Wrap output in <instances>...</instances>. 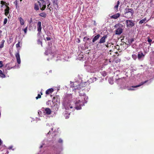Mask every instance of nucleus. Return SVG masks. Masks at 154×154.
<instances>
[{"label":"nucleus","instance_id":"nucleus-1","mask_svg":"<svg viewBox=\"0 0 154 154\" xmlns=\"http://www.w3.org/2000/svg\"><path fill=\"white\" fill-rule=\"evenodd\" d=\"M134 11L131 9L128 8L126 9L125 12V17L127 18H131L132 17Z\"/></svg>","mask_w":154,"mask_h":154},{"label":"nucleus","instance_id":"nucleus-2","mask_svg":"<svg viewBox=\"0 0 154 154\" xmlns=\"http://www.w3.org/2000/svg\"><path fill=\"white\" fill-rule=\"evenodd\" d=\"M75 104L76 105L75 109L77 110L80 109H82L81 106L84 105V101L83 100H79L76 101Z\"/></svg>","mask_w":154,"mask_h":154},{"label":"nucleus","instance_id":"nucleus-3","mask_svg":"<svg viewBox=\"0 0 154 154\" xmlns=\"http://www.w3.org/2000/svg\"><path fill=\"white\" fill-rule=\"evenodd\" d=\"M127 27L128 28H131L134 25V23L132 20H127L126 21Z\"/></svg>","mask_w":154,"mask_h":154},{"label":"nucleus","instance_id":"nucleus-4","mask_svg":"<svg viewBox=\"0 0 154 154\" xmlns=\"http://www.w3.org/2000/svg\"><path fill=\"white\" fill-rule=\"evenodd\" d=\"M39 6L40 7L41 10H44L46 7V2L44 1L41 0V1H39Z\"/></svg>","mask_w":154,"mask_h":154},{"label":"nucleus","instance_id":"nucleus-5","mask_svg":"<svg viewBox=\"0 0 154 154\" xmlns=\"http://www.w3.org/2000/svg\"><path fill=\"white\" fill-rule=\"evenodd\" d=\"M145 55L142 52H139L138 54L137 58L139 60H142L144 58Z\"/></svg>","mask_w":154,"mask_h":154},{"label":"nucleus","instance_id":"nucleus-6","mask_svg":"<svg viewBox=\"0 0 154 154\" xmlns=\"http://www.w3.org/2000/svg\"><path fill=\"white\" fill-rule=\"evenodd\" d=\"M45 54L47 55H48L49 54V56H50L51 57H53L54 56H57L56 54L55 53H52V52H51V50L49 49L47 50L46 51L45 53Z\"/></svg>","mask_w":154,"mask_h":154},{"label":"nucleus","instance_id":"nucleus-7","mask_svg":"<svg viewBox=\"0 0 154 154\" xmlns=\"http://www.w3.org/2000/svg\"><path fill=\"white\" fill-rule=\"evenodd\" d=\"M51 109L49 108H46L45 110L43 111V113L44 114L47 115H49L51 114Z\"/></svg>","mask_w":154,"mask_h":154},{"label":"nucleus","instance_id":"nucleus-8","mask_svg":"<svg viewBox=\"0 0 154 154\" xmlns=\"http://www.w3.org/2000/svg\"><path fill=\"white\" fill-rule=\"evenodd\" d=\"M15 57L17 60V63L19 64H20L21 63V60L19 51L16 53L15 54Z\"/></svg>","mask_w":154,"mask_h":154},{"label":"nucleus","instance_id":"nucleus-9","mask_svg":"<svg viewBox=\"0 0 154 154\" xmlns=\"http://www.w3.org/2000/svg\"><path fill=\"white\" fill-rule=\"evenodd\" d=\"M41 23L40 21H38L37 23V30L39 33L41 32Z\"/></svg>","mask_w":154,"mask_h":154},{"label":"nucleus","instance_id":"nucleus-10","mask_svg":"<svg viewBox=\"0 0 154 154\" xmlns=\"http://www.w3.org/2000/svg\"><path fill=\"white\" fill-rule=\"evenodd\" d=\"M107 38V35H104L100 39L99 43L100 44L104 43Z\"/></svg>","mask_w":154,"mask_h":154},{"label":"nucleus","instance_id":"nucleus-11","mask_svg":"<svg viewBox=\"0 0 154 154\" xmlns=\"http://www.w3.org/2000/svg\"><path fill=\"white\" fill-rule=\"evenodd\" d=\"M122 30L121 28H118L115 31L116 34L120 35L122 32Z\"/></svg>","mask_w":154,"mask_h":154},{"label":"nucleus","instance_id":"nucleus-12","mask_svg":"<svg viewBox=\"0 0 154 154\" xmlns=\"http://www.w3.org/2000/svg\"><path fill=\"white\" fill-rule=\"evenodd\" d=\"M54 91V89L53 88H51L48 89L46 91V94H51Z\"/></svg>","mask_w":154,"mask_h":154},{"label":"nucleus","instance_id":"nucleus-13","mask_svg":"<svg viewBox=\"0 0 154 154\" xmlns=\"http://www.w3.org/2000/svg\"><path fill=\"white\" fill-rule=\"evenodd\" d=\"M120 16V14L119 13H117L115 15H112L110 17L111 18L114 19H117Z\"/></svg>","mask_w":154,"mask_h":154},{"label":"nucleus","instance_id":"nucleus-14","mask_svg":"<svg viewBox=\"0 0 154 154\" xmlns=\"http://www.w3.org/2000/svg\"><path fill=\"white\" fill-rule=\"evenodd\" d=\"M40 4L39 1L37 2L35 4L34 9L35 10L37 11L39 9V6L38 5Z\"/></svg>","mask_w":154,"mask_h":154},{"label":"nucleus","instance_id":"nucleus-15","mask_svg":"<svg viewBox=\"0 0 154 154\" xmlns=\"http://www.w3.org/2000/svg\"><path fill=\"white\" fill-rule=\"evenodd\" d=\"M18 19L20 22V25H23L25 22L24 20L21 17H19Z\"/></svg>","mask_w":154,"mask_h":154},{"label":"nucleus","instance_id":"nucleus-16","mask_svg":"<svg viewBox=\"0 0 154 154\" xmlns=\"http://www.w3.org/2000/svg\"><path fill=\"white\" fill-rule=\"evenodd\" d=\"M6 8L5 10V14L7 16L9 13V8L7 6H6Z\"/></svg>","mask_w":154,"mask_h":154},{"label":"nucleus","instance_id":"nucleus-17","mask_svg":"<svg viewBox=\"0 0 154 154\" xmlns=\"http://www.w3.org/2000/svg\"><path fill=\"white\" fill-rule=\"evenodd\" d=\"M100 37V35L98 34L97 35L95 36L93 38L92 40V42H94L95 41H97Z\"/></svg>","mask_w":154,"mask_h":154},{"label":"nucleus","instance_id":"nucleus-18","mask_svg":"<svg viewBox=\"0 0 154 154\" xmlns=\"http://www.w3.org/2000/svg\"><path fill=\"white\" fill-rule=\"evenodd\" d=\"M147 82H148V81H145L144 82H142L141 83H140V84L139 85H136L135 86H133V87H140V86L143 85L145 83H146ZM132 87H133V86Z\"/></svg>","mask_w":154,"mask_h":154},{"label":"nucleus","instance_id":"nucleus-19","mask_svg":"<svg viewBox=\"0 0 154 154\" xmlns=\"http://www.w3.org/2000/svg\"><path fill=\"white\" fill-rule=\"evenodd\" d=\"M119 1H118L117 4L114 7V9L116 11H118V9L119 7Z\"/></svg>","mask_w":154,"mask_h":154},{"label":"nucleus","instance_id":"nucleus-20","mask_svg":"<svg viewBox=\"0 0 154 154\" xmlns=\"http://www.w3.org/2000/svg\"><path fill=\"white\" fill-rule=\"evenodd\" d=\"M42 94V91H41L38 94V96L36 97L35 98L36 100L38 99L39 98H40L41 97V95Z\"/></svg>","mask_w":154,"mask_h":154},{"label":"nucleus","instance_id":"nucleus-21","mask_svg":"<svg viewBox=\"0 0 154 154\" xmlns=\"http://www.w3.org/2000/svg\"><path fill=\"white\" fill-rule=\"evenodd\" d=\"M146 20V18H145L144 19L140 20L139 22V23L140 24H142L143 23H145V21Z\"/></svg>","mask_w":154,"mask_h":154},{"label":"nucleus","instance_id":"nucleus-22","mask_svg":"<svg viewBox=\"0 0 154 154\" xmlns=\"http://www.w3.org/2000/svg\"><path fill=\"white\" fill-rule=\"evenodd\" d=\"M108 81L109 83L111 84H112L113 83V78L112 77L109 78Z\"/></svg>","mask_w":154,"mask_h":154},{"label":"nucleus","instance_id":"nucleus-23","mask_svg":"<svg viewBox=\"0 0 154 154\" xmlns=\"http://www.w3.org/2000/svg\"><path fill=\"white\" fill-rule=\"evenodd\" d=\"M4 42V40H3L2 41L1 44H0V48H2L3 47Z\"/></svg>","mask_w":154,"mask_h":154},{"label":"nucleus","instance_id":"nucleus-24","mask_svg":"<svg viewBox=\"0 0 154 154\" xmlns=\"http://www.w3.org/2000/svg\"><path fill=\"white\" fill-rule=\"evenodd\" d=\"M5 75L2 72V71L0 70V77L3 78L5 77Z\"/></svg>","mask_w":154,"mask_h":154},{"label":"nucleus","instance_id":"nucleus-25","mask_svg":"<svg viewBox=\"0 0 154 154\" xmlns=\"http://www.w3.org/2000/svg\"><path fill=\"white\" fill-rule=\"evenodd\" d=\"M5 75L2 72V71L0 70V77L3 78L5 77Z\"/></svg>","mask_w":154,"mask_h":154},{"label":"nucleus","instance_id":"nucleus-26","mask_svg":"<svg viewBox=\"0 0 154 154\" xmlns=\"http://www.w3.org/2000/svg\"><path fill=\"white\" fill-rule=\"evenodd\" d=\"M39 15L43 17H45L46 16V14L45 13H42L39 14Z\"/></svg>","mask_w":154,"mask_h":154},{"label":"nucleus","instance_id":"nucleus-27","mask_svg":"<svg viewBox=\"0 0 154 154\" xmlns=\"http://www.w3.org/2000/svg\"><path fill=\"white\" fill-rule=\"evenodd\" d=\"M28 27H26L25 28L22 29V30H23L25 34H26L27 31Z\"/></svg>","mask_w":154,"mask_h":154},{"label":"nucleus","instance_id":"nucleus-28","mask_svg":"<svg viewBox=\"0 0 154 154\" xmlns=\"http://www.w3.org/2000/svg\"><path fill=\"white\" fill-rule=\"evenodd\" d=\"M132 58L134 60H136L137 58V55L135 54H133L132 56Z\"/></svg>","mask_w":154,"mask_h":154},{"label":"nucleus","instance_id":"nucleus-29","mask_svg":"<svg viewBox=\"0 0 154 154\" xmlns=\"http://www.w3.org/2000/svg\"><path fill=\"white\" fill-rule=\"evenodd\" d=\"M101 74L104 76L106 75V73L105 71H102L101 72Z\"/></svg>","mask_w":154,"mask_h":154},{"label":"nucleus","instance_id":"nucleus-30","mask_svg":"<svg viewBox=\"0 0 154 154\" xmlns=\"http://www.w3.org/2000/svg\"><path fill=\"white\" fill-rule=\"evenodd\" d=\"M7 21H8V19L7 18L5 19L4 21V23H3L4 25L5 24L7 23Z\"/></svg>","mask_w":154,"mask_h":154},{"label":"nucleus","instance_id":"nucleus-31","mask_svg":"<svg viewBox=\"0 0 154 154\" xmlns=\"http://www.w3.org/2000/svg\"><path fill=\"white\" fill-rule=\"evenodd\" d=\"M3 66V62L2 61H0V68L2 67Z\"/></svg>","mask_w":154,"mask_h":154},{"label":"nucleus","instance_id":"nucleus-32","mask_svg":"<svg viewBox=\"0 0 154 154\" xmlns=\"http://www.w3.org/2000/svg\"><path fill=\"white\" fill-rule=\"evenodd\" d=\"M20 42H19L16 45V46L17 48H18L20 46Z\"/></svg>","mask_w":154,"mask_h":154},{"label":"nucleus","instance_id":"nucleus-33","mask_svg":"<svg viewBox=\"0 0 154 154\" xmlns=\"http://www.w3.org/2000/svg\"><path fill=\"white\" fill-rule=\"evenodd\" d=\"M89 39V38H88L86 37H85L84 38V41H86V40H88Z\"/></svg>","mask_w":154,"mask_h":154},{"label":"nucleus","instance_id":"nucleus-34","mask_svg":"<svg viewBox=\"0 0 154 154\" xmlns=\"http://www.w3.org/2000/svg\"><path fill=\"white\" fill-rule=\"evenodd\" d=\"M148 42H149L150 43V42H151L152 41V39H150L149 38H148ZM149 45H151V43H149Z\"/></svg>","mask_w":154,"mask_h":154},{"label":"nucleus","instance_id":"nucleus-35","mask_svg":"<svg viewBox=\"0 0 154 154\" xmlns=\"http://www.w3.org/2000/svg\"><path fill=\"white\" fill-rule=\"evenodd\" d=\"M70 115V114H67V116H65V118L66 119H68L69 117V116Z\"/></svg>","mask_w":154,"mask_h":154},{"label":"nucleus","instance_id":"nucleus-36","mask_svg":"<svg viewBox=\"0 0 154 154\" xmlns=\"http://www.w3.org/2000/svg\"><path fill=\"white\" fill-rule=\"evenodd\" d=\"M58 142L60 143H63V140L61 139H60L58 140Z\"/></svg>","mask_w":154,"mask_h":154},{"label":"nucleus","instance_id":"nucleus-37","mask_svg":"<svg viewBox=\"0 0 154 154\" xmlns=\"http://www.w3.org/2000/svg\"><path fill=\"white\" fill-rule=\"evenodd\" d=\"M124 79V78H119L117 80L121 82L122 81V80Z\"/></svg>","mask_w":154,"mask_h":154},{"label":"nucleus","instance_id":"nucleus-38","mask_svg":"<svg viewBox=\"0 0 154 154\" xmlns=\"http://www.w3.org/2000/svg\"><path fill=\"white\" fill-rule=\"evenodd\" d=\"M82 91L83 92V93H81V91L80 90V91L79 92V93L80 94H85V92H83V90H82Z\"/></svg>","mask_w":154,"mask_h":154},{"label":"nucleus","instance_id":"nucleus-39","mask_svg":"<svg viewBox=\"0 0 154 154\" xmlns=\"http://www.w3.org/2000/svg\"><path fill=\"white\" fill-rule=\"evenodd\" d=\"M46 39L47 40L49 41L50 40V38L49 37H47L46 38Z\"/></svg>","mask_w":154,"mask_h":154},{"label":"nucleus","instance_id":"nucleus-40","mask_svg":"<svg viewBox=\"0 0 154 154\" xmlns=\"http://www.w3.org/2000/svg\"><path fill=\"white\" fill-rule=\"evenodd\" d=\"M4 2L3 1H1V4L2 5H4Z\"/></svg>","mask_w":154,"mask_h":154},{"label":"nucleus","instance_id":"nucleus-41","mask_svg":"<svg viewBox=\"0 0 154 154\" xmlns=\"http://www.w3.org/2000/svg\"><path fill=\"white\" fill-rule=\"evenodd\" d=\"M13 68V67H8V68H7V69H8V70H9V69H12V68Z\"/></svg>","mask_w":154,"mask_h":154},{"label":"nucleus","instance_id":"nucleus-42","mask_svg":"<svg viewBox=\"0 0 154 154\" xmlns=\"http://www.w3.org/2000/svg\"><path fill=\"white\" fill-rule=\"evenodd\" d=\"M128 90H134V89H132V88H128Z\"/></svg>","mask_w":154,"mask_h":154},{"label":"nucleus","instance_id":"nucleus-43","mask_svg":"<svg viewBox=\"0 0 154 154\" xmlns=\"http://www.w3.org/2000/svg\"><path fill=\"white\" fill-rule=\"evenodd\" d=\"M2 141L1 139H0V146H1L2 144Z\"/></svg>","mask_w":154,"mask_h":154},{"label":"nucleus","instance_id":"nucleus-44","mask_svg":"<svg viewBox=\"0 0 154 154\" xmlns=\"http://www.w3.org/2000/svg\"><path fill=\"white\" fill-rule=\"evenodd\" d=\"M14 3L16 5V6H17V2H14Z\"/></svg>","mask_w":154,"mask_h":154},{"label":"nucleus","instance_id":"nucleus-45","mask_svg":"<svg viewBox=\"0 0 154 154\" xmlns=\"http://www.w3.org/2000/svg\"><path fill=\"white\" fill-rule=\"evenodd\" d=\"M69 106V108H70V109H72V108H73V107H72V106Z\"/></svg>","mask_w":154,"mask_h":154},{"label":"nucleus","instance_id":"nucleus-46","mask_svg":"<svg viewBox=\"0 0 154 154\" xmlns=\"http://www.w3.org/2000/svg\"><path fill=\"white\" fill-rule=\"evenodd\" d=\"M96 78H93V80H94L95 81H96Z\"/></svg>","mask_w":154,"mask_h":154},{"label":"nucleus","instance_id":"nucleus-47","mask_svg":"<svg viewBox=\"0 0 154 154\" xmlns=\"http://www.w3.org/2000/svg\"><path fill=\"white\" fill-rule=\"evenodd\" d=\"M51 134L50 131H49V132L48 133V134Z\"/></svg>","mask_w":154,"mask_h":154},{"label":"nucleus","instance_id":"nucleus-48","mask_svg":"<svg viewBox=\"0 0 154 154\" xmlns=\"http://www.w3.org/2000/svg\"><path fill=\"white\" fill-rule=\"evenodd\" d=\"M38 43H40L41 44V45H42V43L40 41L39 42H38Z\"/></svg>","mask_w":154,"mask_h":154},{"label":"nucleus","instance_id":"nucleus-49","mask_svg":"<svg viewBox=\"0 0 154 154\" xmlns=\"http://www.w3.org/2000/svg\"><path fill=\"white\" fill-rule=\"evenodd\" d=\"M43 147V146L42 145H41L40 146V148H42Z\"/></svg>","mask_w":154,"mask_h":154},{"label":"nucleus","instance_id":"nucleus-50","mask_svg":"<svg viewBox=\"0 0 154 154\" xmlns=\"http://www.w3.org/2000/svg\"><path fill=\"white\" fill-rule=\"evenodd\" d=\"M66 109H69V108L68 107H67V108H66Z\"/></svg>","mask_w":154,"mask_h":154},{"label":"nucleus","instance_id":"nucleus-51","mask_svg":"<svg viewBox=\"0 0 154 154\" xmlns=\"http://www.w3.org/2000/svg\"><path fill=\"white\" fill-rule=\"evenodd\" d=\"M73 83L72 82H70V84H72Z\"/></svg>","mask_w":154,"mask_h":154},{"label":"nucleus","instance_id":"nucleus-52","mask_svg":"<svg viewBox=\"0 0 154 154\" xmlns=\"http://www.w3.org/2000/svg\"><path fill=\"white\" fill-rule=\"evenodd\" d=\"M79 43L80 42V40H79V41L78 42Z\"/></svg>","mask_w":154,"mask_h":154},{"label":"nucleus","instance_id":"nucleus-53","mask_svg":"<svg viewBox=\"0 0 154 154\" xmlns=\"http://www.w3.org/2000/svg\"><path fill=\"white\" fill-rule=\"evenodd\" d=\"M17 66L18 68H19V65Z\"/></svg>","mask_w":154,"mask_h":154},{"label":"nucleus","instance_id":"nucleus-54","mask_svg":"<svg viewBox=\"0 0 154 154\" xmlns=\"http://www.w3.org/2000/svg\"><path fill=\"white\" fill-rule=\"evenodd\" d=\"M51 102L50 101H48V102Z\"/></svg>","mask_w":154,"mask_h":154},{"label":"nucleus","instance_id":"nucleus-55","mask_svg":"<svg viewBox=\"0 0 154 154\" xmlns=\"http://www.w3.org/2000/svg\"><path fill=\"white\" fill-rule=\"evenodd\" d=\"M22 1V0H20V1L21 2Z\"/></svg>","mask_w":154,"mask_h":154},{"label":"nucleus","instance_id":"nucleus-56","mask_svg":"<svg viewBox=\"0 0 154 154\" xmlns=\"http://www.w3.org/2000/svg\"><path fill=\"white\" fill-rule=\"evenodd\" d=\"M51 129H52V130H53V128H52Z\"/></svg>","mask_w":154,"mask_h":154}]
</instances>
